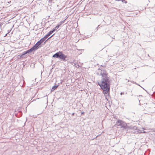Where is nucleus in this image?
Listing matches in <instances>:
<instances>
[{
  "mask_svg": "<svg viewBox=\"0 0 155 155\" xmlns=\"http://www.w3.org/2000/svg\"><path fill=\"white\" fill-rule=\"evenodd\" d=\"M100 75L101 78L100 82L98 83L101 89L104 91V94H107L109 93L111 80L110 76L105 70H101Z\"/></svg>",
  "mask_w": 155,
  "mask_h": 155,
  "instance_id": "nucleus-1",
  "label": "nucleus"
},
{
  "mask_svg": "<svg viewBox=\"0 0 155 155\" xmlns=\"http://www.w3.org/2000/svg\"><path fill=\"white\" fill-rule=\"evenodd\" d=\"M52 57L59 58L64 61H67L66 59L67 56L63 54L62 51H59L57 52L53 55Z\"/></svg>",
  "mask_w": 155,
  "mask_h": 155,
  "instance_id": "nucleus-2",
  "label": "nucleus"
},
{
  "mask_svg": "<svg viewBox=\"0 0 155 155\" xmlns=\"http://www.w3.org/2000/svg\"><path fill=\"white\" fill-rule=\"evenodd\" d=\"M115 125L117 126H120L123 130H125L128 128L127 124L124 121L120 120H117Z\"/></svg>",
  "mask_w": 155,
  "mask_h": 155,
  "instance_id": "nucleus-3",
  "label": "nucleus"
},
{
  "mask_svg": "<svg viewBox=\"0 0 155 155\" xmlns=\"http://www.w3.org/2000/svg\"><path fill=\"white\" fill-rule=\"evenodd\" d=\"M14 114L17 117H19L22 115V112L20 110V108H18V109H16Z\"/></svg>",
  "mask_w": 155,
  "mask_h": 155,
  "instance_id": "nucleus-4",
  "label": "nucleus"
},
{
  "mask_svg": "<svg viewBox=\"0 0 155 155\" xmlns=\"http://www.w3.org/2000/svg\"><path fill=\"white\" fill-rule=\"evenodd\" d=\"M43 41H42V40L41 39L40 40L38 41L33 46L37 50L39 47V46L41 45V44L43 43ZM40 46H39L40 47Z\"/></svg>",
  "mask_w": 155,
  "mask_h": 155,
  "instance_id": "nucleus-5",
  "label": "nucleus"
},
{
  "mask_svg": "<svg viewBox=\"0 0 155 155\" xmlns=\"http://www.w3.org/2000/svg\"><path fill=\"white\" fill-rule=\"evenodd\" d=\"M35 50L36 49L33 46L30 49L26 51V53H27V54H31L33 51Z\"/></svg>",
  "mask_w": 155,
  "mask_h": 155,
  "instance_id": "nucleus-6",
  "label": "nucleus"
},
{
  "mask_svg": "<svg viewBox=\"0 0 155 155\" xmlns=\"http://www.w3.org/2000/svg\"><path fill=\"white\" fill-rule=\"evenodd\" d=\"M58 85H54V86H53V87H52V88L51 89V91L52 92V91H54L55 89H56L58 87Z\"/></svg>",
  "mask_w": 155,
  "mask_h": 155,
  "instance_id": "nucleus-7",
  "label": "nucleus"
},
{
  "mask_svg": "<svg viewBox=\"0 0 155 155\" xmlns=\"http://www.w3.org/2000/svg\"><path fill=\"white\" fill-rule=\"evenodd\" d=\"M59 26H58V25L56 26L55 27H54L52 30H51V31L53 32H54L55 31H56L57 29H58L59 28Z\"/></svg>",
  "mask_w": 155,
  "mask_h": 155,
  "instance_id": "nucleus-8",
  "label": "nucleus"
},
{
  "mask_svg": "<svg viewBox=\"0 0 155 155\" xmlns=\"http://www.w3.org/2000/svg\"><path fill=\"white\" fill-rule=\"evenodd\" d=\"M48 37V36L46 35L44 37L41 38V39L42 40V41L44 42Z\"/></svg>",
  "mask_w": 155,
  "mask_h": 155,
  "instance_id": "nucleus-9",
  "label": "nucleus"
},
{
  "mask_svg": "<svg viewBox=\"0 0 155 155\" xmlns=\"http://www.w3.org/2000/svg\"><path fill=\"white\" fill-rule=\"evenodd\" d=\"M53 32L51 31V30L50 31H49L47 34H46L47 35L48 37H49L52 33H53Z\"/></svg>",
  "mask_w": 155,
  "mask_h": 155,
  "instance_id": "nucleus-10",
  "label": "nucleus"
},
{
  "mask_svg": "<svg viewBox=\"0 0 155 155\" xmlns=\"http://www.w3.org/2000/svg\"><path fill=\"white\" fill-rule=\"evenodd\" d=\"M24 58V57L23 56V55L21 54H19L18 56V59H20L21 58Z\"/></svg>",
  "mask_w": 155,
  "mask_h": 155,
  "instance_id": "nucleus-11",
  "label": "nucleus"
},
{
  "mask_svg": "<svg viewBox=\"0 0 155 155\" xmlns=\"http://www.w3.org/2000/svg\"><path fill=\"white\" fill-rule=\"evenodd\" d=\"M66 20V19H65L64 20L61 21L60 23L58 25V26H59V27L62 24L64 23L65 21Z\"/></svg>",
  "mask_w": 155,
  "mask_h": 155,
  "instance_id": "nucleus-12",
  "label": "nucleus"
},
{
  "mask_svg": "<svg viewBox=\"0 0 155 155\" xmlns=\"http://www.w3.org/2000/svg\"><path fill=\"white\" fill-rule=\"evenodd\" d=\"M27 54V53H26V51H24L23 53L22 54L23 55V56L24 57V56L26 55V54Z\"/></svg>",
  "mask_w": 155,
  "mask_h": 155,
  "instance_id": "nucleus-13",
  "label": "nucleus"
},
{
  "mask_svg": "<svg viewBox=\"0 0 155 155\" xmlns=\"http://www.w3.org/2000/svg\"><path fill=\"white\" fill-rule=\"evenodd\" d=\"M131 82H133V83H134L135 84L138 85H139V86H140V87H142L144 90H145V91H146L142 87H141L139 84H137V83H136V82H134V81H131Z\"/></svg>",
  "mask_w": 155,
  "mask_h": 155,
  "instance_id": "nucleus-14",
  "label": "nucleus"
},
{
  "mask_svg": "<svg viewBox=\"0 0 155 155\" xmlns=\"http://www.w3.org/2000/svg\"><path fill=\"white\" fill-rule=\"evenodd\" d=\"M123 2H124L125 3H127V2L125 0H121Z\"/></svg>",
  "mask_w": 155,
  "mask_h": 155,
  "instance_id": "nucleus-15",
  "label": "nucleus"
},
{
  "mask_svg": "<svg viewBox=\"0 0 155 155\" xmlns=\"http://www.w3.org/2000/svg\"><path fill=\"white\" fill-rule=\"evenodd\" d=\"M54 35V34L53 35H52V36H51L49 38H48L45 42V43L46 42V41H47L48 39H49L50 38H51L52 36H53V35Z\"/></svg>",
  "mask_w": 155,
  "mask_h": 155,
  "instance_id": "nucleus-16",
  "label": "nucleus"
},
{
  "mask_svg": "<svg viewBox=\"0 0 155 155\" xmlns=\"http://www.w3.org/2000/svg\"><path fill=\"white\" fill-rule=\"evenodd\" d=\"M124 94V92H121L120 93V94L121 95H122L123 94Z\"/></svg>",
  "mask_w": 155,
  "mask_h": 155,
  "instance_id": "nucleus-17",
  "label": "nucleus"
},
{
  "mask_svg": "<svg viewBox=\"0 0 155 155\" xmlns=\"http://www.w3.org/2000/svg\"><path fill=\"white\" fill-rule=\"evenodd\" d=\"M84 112H82L81 113V114H84Z\"/></svg>",
  "mask_w": 155,
  "mask_h": 155,
  "instance_id": "nucleus-18",
  "label": "nucleus"
},
{
  "mask_svg": "<svg viewBox=\"0 0 155 155\" xmlns=\"http://www.w3.org/2000/svg\"><path fill=\"white\" fill-rule=\"evenodd\" d=\"M143 132H141V133H145V132L144 131H143Z\"/></svg>",
  "mask_w": 155,
  "mask_h": 155,
  "instance_id": "nucleus-19",
  "label": "nucleus"
},
{
  "mask_svg": "<svg viewBox=\"0 0 155 155\" xmlns=\"http://www.w3.org/2000/svg\"><path fill=\"white\" fill-rule=\"evenodd\" d=\"M99 26H100V25H98V26L97 27V28H96V29H97V30L98 27Z\"/></svg>",
  "mask_w": 155,
  "mask_h": 155,
  "instance_id": "nucleus-20",
  "label": "nucleus"
},
{
  "mask_svg": "<svg viewBox=\"0 0 155 155\" xmlns=\"http://www.w3.org/2000/svg\"><path fill=\"white\" fill-rule=\"evenodd\" d=\"M74 113H72V115H74Z\"/></svg>",
  "mask_w": 155,
  "mask_h": 155,
  "instance_id": "nucleus-21",
  "label": "nucleus"
},
{
  "mask_svg": "<svg viewBox=\"0 0 155 155\" xmlns=\"http://www.w3.org/2000/svg\"><path fill=\"white\" fill-rule=\"evenodd\" d=\"M134 128H136V127H134Z\"/></svg>",
  "mask_w": 155,
  "mask_h": 155,
  "instance_id": "nucleus-22",
  "label": "nucleus"
},
{
  "mask_svg": "<svg viewBox=\"0 0 155 155\" xmlns=\"http://www.w3.org/2000/svg\"><path fill=\"white\" fill-rule=\"evenodd\" d=\"M0 27H1V24H0Z\"/></svg>",
  "mask_w": 155,
  "mask_h": 155,
  "instance_id": "nucleus-23",
  "label": "nucleus"
},
{
  "mask_svg": "<svg viewBox=\"0 0 155 155\" xmlns=\"http://www.w3.org/2000/svg\"><path fill=\"white\" fill-rule=\"evenodd\" d=\"M153 131L155 132V129H154V130Z\"/></svg>",
  "mask_w": 155,
  "mask_h": 155,
  "instance_id": "nucleus-24",
  "label": "nucleus"
},
{
  "mask_svg": "<svg viewBox=\"0 0 155 155\" xmlns=\"http://www.w3.org/2000/svg\"><path fill=\"white\" fill-rule=\"evenodd\" d=\"M139 100V102L140 103V100Z\"/></svg>",
  "mask_w": 155,
  "mask_h": 155,
  "instance_id": "nucleus-25",
  "label": "nucleus"
}]
</instances>
